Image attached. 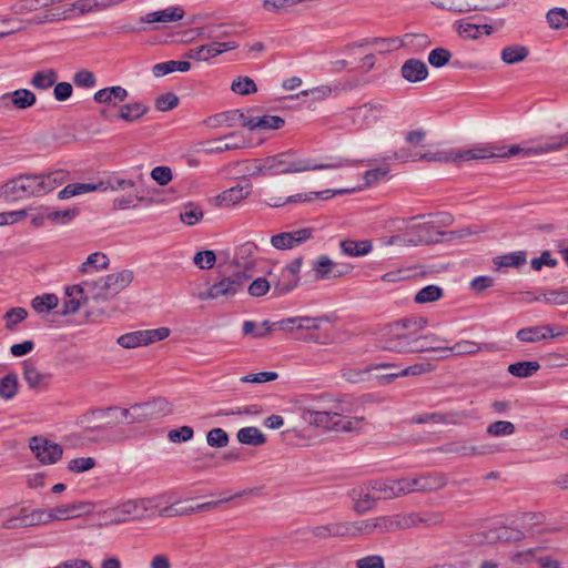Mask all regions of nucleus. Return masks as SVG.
I'll use <instances>...</instances> for the list:
<instances>
[{
    "label": "nucleus",
    "mask_w": 568,
    "mask_h": 568,
    "mask_svg": "<svg viewBox=\"0 0 568 568\" xmlns=\"http://www.w3.org/2000/svg\"><path fill=\"white\" fill-rule=\"evenodd\" d=\"M300 416L304 423L333 432H358L365 424L364 417H347L344 413H352L349 406L343 400L320 396L298 407Z\"/></svg>",
    "instance_id": "1"
},
{
    "label": "nucleus",
    "mask_w": 568,
    "mask_h": 568,
    "mask_svg": "<svg viewBox=\"0 0 568 568\" xmlns=\"http://www.w3.org/2000/svg\"><path fill=\"white\" fill-rule=\"evenodd\" d=\"M427 318L412 317L396 321L388 325L383 333L382 347L396 353L433 352V345H426V339L433 343L442 342V337L435 334L420 335L427 326Z\"/></svg>",
    "instance_id": "2"
},
{
    "label": "nucleus",
    "mask_w": 568,
    "mask_h": 568,
    "mask_svg": "<svg viewBox=\"0 0 568 568\" xmlns=\"http://www.w3.org/2000/svg\"><path fill=\"white\" fill-rule=\"evenodd\" d=\"M173 412V405L164 397H155L152 400L134 404L129 408L108 407L94 409L83 416V423L110 418L108 425H116L122 419L129 424H141L163 418Z\"/></svg>",
    "instance_id": "3"
},
{
    "label": "nucleus",
    "mask_w": 568,
    "mask_h": 568,
    "mask_svg": "<svg viewBox=\"0 0 568 568\" xmlns=\"http://www.w3.org/2000/svg\"><path fill=\"white\" fill-rule=\"evenodd\" d=\"M355 162L338 158L331 162L317 163L312 159L302 158L296 151L287 150L274 155L266 156L265 171L271 172V175L303 173L314 170H328L339 169L344 166L354 165Z\"/></svg>",
    "instance_id": "4"
},
{
    "label": "nucleus",
    "mask_w": 568,
    "mask_h": 568,
    "mask_svg": "<svg viewBox=\"0 0 568 568\" xmlns=\"http://www.w3.org/2000/svg\"><path fill=\"white\" fill-rule=\"evenodd\" d=\"M455 164L473 160L524 158L523 145L499 146L491 143L476 144L467 150L454 149Z\"/></svg>",
    "instance_id": "5"
},
{
    "label": "nucleus",
    "mask_w": 568,
    "mask_h": 568,
    "mask_svg": "<svg viewBox=\"0 0 568 568\" xmlns=\"http://www.w3.org/2000/svg\"><path fill=\"white\" fill-rule=\"evenodd\" d=\"M406 495L413 493H435L448 485V477L439 471L418 473L414 476L403 477Z\"/></svg>",
    "instance_id": "6"
},
{
    "label": "nucleus",
    "mask_w": 568,
    "mask_h": 568,
    "mask_svg": "<svg viewBox=\"0 0 568 568\" xmlns=\"http://www.w3.org/2000/svg\"><path fill=\"white\" fill-rule=\"evenodd\" d=\"M30 196H39L36 175H20L0 186V199L6 201H18Z\"/></svg>",
    "instance_id": "7"
},
{
    "label": "nucleus",
    "mask_w": 568,
    "mask_h": 568,
    "mask_svg": "<svg viewBox=\"0 0 568 568\" xmlns=\"http://www.w3.org/2000/svg\"><path fill=\"white\" fill-rule=\"evenodd\" d=\"M248 276L245 272H237L232 276L223 277L211 285L206 292L199 295L200 300L231 298L243 290Z\"/></svg>",
    "instance_id": "8"
},
{
    "label": "nucleus",
    "mask_w": 568,
    "mask_h": 568,
    "mask_svg": "<svg viewBox=\"0 0 568 568\" xmlns=\"http://www.w3.org/2000/svg\"><path fill=\"white\" fill-rule=\"evenodd\" d=\"M151 499L126 500L112 508L111 516L116 523H125L130 519H141L151 510Z\"/></svg>",
    "instance_id": "9"
},
{
    "label": "nucleus",
    "mask_w": 568,
    "mask_h": 568,
    "mask_svg": "<svg viewBox=\"0 0 568 568\" xmlns=\"http://www.w3.org/2000/svg\"><path fill=\"white\" fill-rule=\"evenodd\" d=\"M29 447L36 458L43 465L55 464L63 454L62 447L42 436H34L30 439Z\"/></svg>",
    "instance_id": "10"
},
{
    "label": "nucleus",
    "mask_w": 568,
    "mask_h": 568,
    "mask_svg": "<svg viewBox=\"0 0 568 568\" xmlns=\"http://www.w3.org/2000/svg\"><path fill=\"white\" fill-rule=\"evenodd\" d=\"M314 229L303 227L291 232H282L271 237V244L276 250H291L302 245L313 237Z\"/></svg>",
    "instance_id": "11"
},
{
    "label": "nucleus",
    "mask_w": 568,
    "mask_h": 568,
    "mask_svg": "<svg viewBox=\"0 0 568 568\" xmlns=\"http://www.w3.org/2000/svg\"><path fill=\"white\" fill-rule=\"evenodd\" d=\"M48 523H50L49 509H34L32 511H28L26 508H22L18 517L10 518L4 521L3 528L14 529L18 527H31Z\"/></svg>",
    "instance_id": "12"
},
{
    "label": "nucleus",
    "mask_w": 568,
    "mask_h": 568,
    "mask_svg": "<svg viewBox=\"0 0 568 568\" xmlns=\"http://www.w3.org/2000/svg\"><path fill=\"white\" fill-rule=\"evenodd\" d=\"M385 110L381 103H365L348 111V118L359 128L371 126L377 122L378 115Z\"/></svg>",
    "instance_id": "13"
},
{
    "label": "nucleus",
    "mask_w": 568,
    "mask_h": 568,
    "mask_svg": "<svg viewBox=\"0 0 568 568\" xmlns=\"http://www.w3.org/2000/svg\"><path fill=\"white\" fill-rule=\"evenodd\" d=\"M494 344H479L474 341H459L455 343L453 346H434L433 352H442V358H447L449 355L455 356H465V355H474L480 351H494Z\"/></svg>",
    "instance_id": "14"
},
{
    "label": "nucleus",
    "mask_w": 568,
    "mask_h": 568,
    "mask_svg": "<svg viewBox=\"0 0 568 568\" xmlns=\"http://www.w3.org/2000/svg\"><path fill=\"white\" fill-rule=\"evenodd\" d=\"M368 490L376 493L378 499H395L406 495L404 478L369 481Z\"/></svg>",
    "instance_id": "15"
},
{
    "label": "nucleus",
    "mask_w": 568,
    "mask_h": 568,
    "mask_svg": "<svg viewBox=\"0 0 568 568\" xmlns=\"http://www.w3.org/2000/svg\"><path fill=\"white\" fill-rule=\"evenodd\" d=\"M414 246L428 245L443 241L446 236L445 232L436 230V222L428 221L422 224L414 225L409 229Z\"/></svg>",
    "instance_id": "16"
},
{
    "label": "nucleus",
    "mask_w": 568,
    "mask_h": 568,
    "mask_svg": "<svg viewBox=\"0 0 568 568\" xmlns=\"http://www.w3.org/2000/svg\"><path fill=\"white\" fill-rule=\"evenodd\" d=\"M246 140L240 132H231L223 138L207 141L204 143L206 153H222L232 150H239L246 146Z\"/></svg>",
    "instance_id": "17"
},
{
    "label": "nucleus",
    "mask_w": 568,
    "mask_h": 568,
    "mask_svg": "<svg viewBox=\"0 0 568 568\" xmlns=\"http://www.w3.org/2000/svg\"><path fill=\"white\" fill-rule=\"evenodd\" d=\"M568 149V132L551 136L547 142L535 145H523L524 158L541 155Z\"/></svg>",
    "instance_id": "18"
},
{
    "label": "nucleus",
    "mask_w": 568,
    "mask_h": 568,
    "mask_svg": "<svg viewBox=\"0 0 568 568\" xmlns=\"http://www.w3.org/2000/svg\"><path fill=\"white\" fill-rule=\"evenodd\" d=\"M329 317L327 315L311 317V316H298V317H290L283 321L277 322V327L280 329H307V331H317L322 327L323 322H328Z\"/></svg>",
    "instance_id": "19"
},
{
    "label": "nucleus",
    "mask_w": 568,
    "mask_h": 568,
    "mask_svg": "<svg viewBox=\"0 0 568 568\" xmlns=\"http://www.w3.org/2000/svg\"><path fill=\"white\" fill-rule=\"evenodd\" d=\"M303 264L301 257L293 260L282 272V278L284 282L278 281L274 284V292L277 295L286 294L293 290L298 282L296 275L298 274Z\"/></svg>",
    "instance_id": "20"
},
{
    "label": "nucleus",
    "mask_w": 568,
    "mask_h": 568,
    "mask_svg": "<svg viewBox=\"0 0 568 568\" xmlns=\"http://www.w3.org/2000/svg\"><path fill=\"white\" fill-rule=\"evenodd\" d=\"M23 379L33 390L45 389L51 381V374L40 372L36 365L29 361L22 363Z\"/></svg>",
    "instance_id": "21"
},
{
    "label": "nucleus",
    "mask_w": 568,
    "mask_h": 568,
    "mask_svg": "<svg viewBox=\"0 0 568 568\" xmlns=\"http://www.w3.org/2000/svg\"><path fill=\"white\" fill-rule=\"evenodd\" d=\"M65 300L63 303L62 314H74L77 313L82 305H87L89 303L87 292L84 290L83 284L73 285L68 287L65 291Z\"/></svg>",
    "instance_id": "22"
},
{
    "label": "nucleus",
    "mask_w": 568,
    "mask_h": 568,
    "mask_svg": "<svg viewBox=\"0 0 568 568\" xmlns=\"http://www.w3.org/2000/svg\"><path fill=\"white\" fill-rule=\"evenodd\" d=\"M184 17V10L179 7H169L163 10L146 13L140 17L141 23H170L181 20Z\"/></svg>",
    "instance_id": "23"
},
{
    "label": "nucleus",
    "mask_w": 568,
    "mask_h": 568,
    "mask_svg": "<svg viewBox=\"0 0 568 568\" xmlns=\"http://www.w3.org/2000/svg\"><path fill=\"white\" fill-rule=\"evenodd\" d=\"M90 510V505L83 501H78L69 505H61L49 509L50 523L53 520H68L77 518L83 513Z\"/></svg>",
    "instance_id": "24"
},
{
    "label": "nucleus",
    "mask_w": 568,
    "mask_h": 568,
    "mask_svg": "<svg viewBox=\"0 0 568 568\" xmlns=\"http://www.w3.org/2000/svg\"><path fill=\"white\" fill-rule=\"evenodd\" d=\"M400 74L410 83L422 82L428 77V68L424 61L412 58L403 63Z\"/></svg>",
    "instance_id": "25"
},
{
    "label": "nucleus",
    "mask_w": 568,
    "mask_h": 568,
    "mask_svg": "<svg viewBox=\"0 0 568 568\" xmlns=\"http://www.w3.org/2000/svg\"><path fill=\"white\" fill-rule=\"evenodd\" d=\"M252 192V185L246 183L244 185L237 184L223 191L217 197V205L232 206L246 199Z\"/></svg>",
    "instance_id": "26"
},
{
    "label": "nucleus",
    "mask_w": 568,
    "mask_h": 568,
    "mask_svg": "<svg viewBox=\"0 0 568 568\" xmlns=\"http://www.w3.org/2000/svg\"><path fill=\"white\" fill-rule=\"evenodd\" d=\"M39 196H42L65 182L68 172L64 170H57L48 174L36 175Z\"/></svg>",
    "instance_id": "27"
},
{
    "label": "nucleus",
    "mask_w": 568,
    "mask_h": 568,
    "mask_svg": "<svg viewBox=\"0 0 568 568\" xmlns=\"http://www.w3.org/2000/svg\"><path fill=\"white\" fill-rule=\"evenodd\" d=\"M103 278L104 287L109 291L111 297H113L133 281V272L130 270H122L121 272L109 274Z\"/></svg>",
    "instance_id": "28"
},
{
    "label": "nucleus",
    "mask_w": 568,
    "mask_h": 568,
    "mask_svg": "<svg viewBox=\"0 0 568 568\" xmlns=\"http://www.w3.org/2000/svg\"><path fill=\"white\" fill-rule=\"evenodd\" d=\"M561 335V333H554V328L550 325H539L525 327L517 332L516 337L520 342L536 343L547 338L548 336L555 337Z\"/></svg>",
    "instance_id": "29"
},
{
    "label": "nucleus",
    "mask_w": 568,
    "mask_h": 568,
    "mask_svg": "<svg viewBox=\"0 0 568 568\" xmlns=\"http://www.w3.org/2000/svg\"><path fill=\"white\" fill-rule=\"evenodd\" d=\"M389 367H396V365L392 363H377L371 364L364 369L344 367L341 369V376L349 383L357 384L366 381L368 373L372 371Z\"/></svg>",
    "instance_id": "30"
},
{
    "label": "nucleus",
    "mask_w": 568,
    "mask_h": 568,
    "mask_svg": "<svg viewBox=\"0 0 568 568\" xmlns=\"http://www.w3.org/2000/svg\"><path fill=\"white\" fill-rule=\"evenodd\" d=\"M129 93L128 90L120 85L103 88L97 91L93 99L97 103L115 105L116 102H123L126 100Z\"/></svg>",
    "instance_id": "31"
},
{
    "label": "nucleus",
    "mask_w": 568,
    "mask_h": 568,
    "mask_svg": "<svg viewBox=\"0 0 568 568\" xmlns=\"http://www.w3.org/2000/svg\"><path fill=\"white\" fill-rule=\"evenodd\" d=\"M109 189V184L105 182L99 183H72L68 184L64 189H62L58 197L61 200L69 199L75 195L94 192V191H106Z\"/></svg>",
    "instance_id": "32"
},
{
    "label": "nucleus",
    "mask_w": 568,
    "mask_h": 568,
    "mask_svg": "<svg viewBox=\"0 0 568 568\" xmlns=\"http://www.w3.org/2000/svg\"><path fill=\"white\" fill-rule=\"evenodd\" d=\"M0 101H9L14 108L24 110L32 106L36 103L37 98L36 94L28 89H18L13 92L3 94Z\"/></svg>",
    "instance_id": "33"
},
{
    "label": "nucleus",
    "mask_w": 568,
    "mask_h": 568,
    "mask_svg": "<svg viewBox=\"0 0 568 568\" xmlns=\"http://www.w3.org/2000/svg\"><path fill=\"white\" fill-rule=\"evenodd\" d=\"M373 490H368V483L361 487L359 489H354L352 493V497L355 501L354 510L357 514H364L374 508L376 500H378L377 496L372 495Z\"/></svg>",
    "instance_id": "34"
},
{
    "label": "nucleus",
    "mask_w": 568,
    "mask_h": 568,
    "mask_svg": "<svg viewBox=\"0 0 568 568\" xmlns=\"http://www.w3.org/2000/svg\"><path fill=\"white\" fill-rule=\"evenodd\" d=\"M374 521L376 525V532H386L409 527V525L413 523V519L412 517L381 516L374 518Z\"/></svg>",
    "instance_id": "35"
},
{
    "label": "nucleus",
    "mask_w": 568,
    "mask_h": 568,
    "mask_svg": "<svg viewBox=\"0 0 568 568\" xmlns=\"http://www.w3.org/2000/svg\"><path fill=\"white\" fill-rule=\"evenodd\" d=\"M312 535L318 539H326L329 537H348V521L345 523H329L327 525L313 527Z\"/></svg>",
    "instance_id": "36"
},
{
    "label": "nucleus",
    "mask_w": 568,
    "mask_h": 568,
    "mask_svg": "<svg viewBox=\"0 0 568 568\" xmlns=\"http://www.w3.org/2000/svg\"><path fill=\"white\" fill-rule=\"evenodd\" d=\"M223 26H210L206 28V38L212 39L211 45L214 47V50L217 51V55L225 52L235 50L239 48V43L235 41L221 42L217 39H222L229 34L227 31L222 30Z\"/></svg>",
    "instance_id": "37"
},
{
    "label": "nucleus",
    "mask_w": 568,
    "mask_h": 568,
    "mask_svg": "<svg viewBox=\"0 0 568 568\" xmlns=\"http://www.w3.org/2000/svg\"><path fill=\"white\" fill-rule=\"evenodd\" d=\"M525 537V534L514 527L501 526L491 529L487 532L486 538L489 542H513L519 541Z\"/></svg>",
    "instance_id": "38"
},
{
    "label": "nucleus",
    "mask_w": 568,
    "mask_h": 568,
    "mask_svg": "<svg viewBox=\"0 0 568 568\" xmlns=\"http://www.w3.org/2000/svg\"><path fill=\"white\" fill-rule=\"evenodd\" d=\"M341 251L344 255L351 256V257H361L365 256L368 253L372 252L373 245L369 240H362V241H355V240H343L339 243Z\"/></svg>",
    "instance_id": "39"
},
{
    "label": "nucleus",
    "mask_w": 568,
    "mask_h": 568,
    "mask_svg": "<svg viewBox=\"0 0 568 568\" xmlns=\"http://www.w3.org/2000/svg\"><path fill=\"white\" fill-rule=\"evenodd\" d=\"M149 110L150 108L146 104L134 101L120 105L118 116L125 122L132 123L145 115Z\"/></svg>",
    "instance_id": "40"
},
{
    "label": "nucleus",
    "mask_w": 568,
    "mask_h": 568,
    "mask_svg": "<svg viewBox=\"0 0 568 568\" xmlns=\"http://www.w3.org/2000/svg\"><path fill=\"white\" fill-rule=\"evenodd\" d=\"M257 250V246L253 242H245L240 245L234 255V261L237 267L244 270H251L254 266L253 256Z\"/></svg>",
    "instance_id": "41"
},
{
    "label": "nucleus",
    "mask_w": 568,
    "mask_h": 568,
    "mask_svg": "<svg viewBox=\"0 0 568 568\" xmlns=\"http://www.w3.org/2000/svg\"><path fill=\"white\" fill-rule=\"evenodd\" d=\"M236 437L241 444L250 446H261L266 442L265 435L254 426H247L239 429Z\"/></svg>",
    "instance_id": "42"
},
{
    "label": "nucleus",
    "mask_w": 568,
    "mask_h": 568,
    "mask_svg": "<svg viewBox=\"0 0 568 568\" xmlns=\"http://www.w3.org/2000/svg\"><path fill=\"white\" fill-rule=\"evenodd\" d=\"M109 264L110 260L104 253L95 252L90 254L87 261L81 264L79 272L88 274L94 271L106 270Z\"/></svg>",
    "instance_id": "43"
},
{
    "label": "nucleus",
    "mask_w": 568,
    "mask_h": 568,
    "mask_svg": "<svg viewBox=\"0 0 568 568\" xmlns=\"http://www.w3.org/2000/svg\"><path fill=\"white\" fill-rule=\"evenodd\" d=\"M529 54L527 47L513 44L505 47L500 52V58L506 64H516L524 61Z\"/></svg>",
    "instance_id": "44"
},
{
    "label": "nucleus",
    "mask_w": 568,
    "mask_h": 568,
    "mask_svg": "<svg viewBox=\"0 0 568 568\" xmlns=\"http://www.w3.org/2000/svg\"><path fill=\"white\" fill-rule=\"evenodd\" d=\"M191 69V63L189 61H174L170 60L166 62L158 63L153 65L152 72L154 77L160 78L172 73L174 71L186 72Z\"/></svg>",
    "instance_id": "45"
},
{
    "label": "nucleus",
    "mask_w": 568,
    "mask_h": 568,
    "mask_svg": "<svg viewBox=\"0 0 568 568\" xmlns=\"http://www.w3.org/2000/svg\"><path fill=\"white\" fill-rule=\"evenodd\" d=\"M540 368V365L536 361H525V362H517L514 364H510L508 366V372L513 376L519 377V378H527L532 376L535 373H537Z\"/></svg>",
    "instance_id": "46"
},
{
    "label": "nucleus",
    "mask_w": 568,
    "mask_h": 568,
    "mask_svg": "<svg viewBox=\"0 0 568 568\" xmlns=\"http://www.w3.org/2000/svg\"><path fill=\"white\" fill-rule=\"evenodd\" d=\"M494 265L497 270L501 267H518L526 263V252L517 251L494 257Z\"/></svg>",
    "instance_id": "47"
},
{
    "label": "nucleus",
    "mask_w": 568,
    "mask_h": 568,
    "mask_svg": "<svg viewBox=\"0 0 568 568\" xmlns=\"http://www.w3.org/2000/svg\"><path fill=\"white\" fill-rule=\"evenodd\" d=\"M444 296V291L438 285H427L420 288L414 296L416 304H426L439 301Z\"/></svg>",
    "instance_id": "48"
},
{
    "label": "nucleus",
    "mask_w": 568,
    "mask_h": 568,
    "mask_svg": "<svg viewBox=\"0 0 568 568\" xmlns=\"http://www.w3.org/2000/svg\"><path fill=\"white\" fill-rule=\"evenodd\" d=\"M84 290L88 295L89 302L93 301H105L111 297L109 291L104 287V278H100L99 281H84L83 283Z\"/></svg>",
    "instance_id": "49"
},
{
    "label": "nucleus",
    "mask_w": 568,
    "mask_h": 568,
    "mask_svg": "<svg viewBox=\"0 0 568 568\" xmlns=\"http://www.w3.org/2000/svg\"><path fill=\"white\" fill-rule=\"evenodd\" d=\"M501 6L497 0H466L464 4L455 9L456 12L488 11Z\"/></svg>",
    "instance_id": "50"
},
{
    "label": "nucleus",
    "mask_w": 568,
    "mask_h": 568,
    "mask_svg": "<svg viewBox=\"0 0 568 568\" xmlns=\"http://www.w3.org/2000/svg\"><path fill=\"white\" fill-rule=\"evenodd\" d=\"M19 382L16 373H9L0 378V397L6 400L12 399L18 393Z\"/></svg>",
    "instance_id": "51"
},
{
    "label": "nucleus",
    "mask_w": 568,
    "mask_h": 568,
    "mask_svg": "<svg viewBox=\"0 0 568 568\" xmlns=\"http://www.w3.org/2000/svg\"><path fill=\"white\" fill-rule=\"evenodd\" d=\"M546 20L552 30L568 28V11L564 8H552L546 13Z\"/></svg>",
    "instance_id": "52"
},
{
    "label": "nucleus",
    "mask_w": 568,
    "mask_h": 568,
    "mask_svg": "<svg viewBox=\"0 0 568 568\" xmlns=\"http://www.w3.org/2000/svg\"><path fill=\"white\" fill-rule=\"evenodd\" d=\"M374 42V48L381 54L393 52L407 44V42H404V39L399 37L375 38Z\"/></svg>",
    "instance_id": "53"
},
{
    "label": "nucleus",
    "mask_w": 568,
    "mask_h": 568,
    "mask_svg": "<svg viewBox=\"0 0 568 568\" xmlns=\"http://www.w3.org/2000/svg\"><path fill=\"white\" fill-rule=\"evenodd\" d=\"M184 57L195 61H209L210 59L217 57V51L214 50V47L211 45L210 42L189 49Z\"/></svg>",
    "instance_id": "54"
},
{
    "label": "nucleus",
    "mask_w": 568,
    "mask_h": 568,
    "mask_svg": "<svg viewBox=\"0 0 568 568\" xmlns=\"http://www.w3.org/2000/svg\"><path fill=\"white\" fill-rule=\"evenodd\" d=\"M181 221L186 225H195L203 219V211L194 203H186L180 212Z\"/></svg>",
    "instance_id": "55"
},
{
    "label": "nucleus",
    "mask_w": 568,
    "mask_h": 568,
    "mask_svg": "<svg viewBox=\"0 0 568 568\" xmlns=\"http://www.w3.org/2000/svg\"><path fill=\"white\" fill-rule=\"evenodd\" d=\"M455 414L444 415L440 413H424L422 415L413 417L412 422L415 424H452L454 420Z\"/></svg>",
    "instance_id": "56"
},
{
    "label": "nucleus",
    "mask_w": 568,
    "mask_h": 568,
    "mask_svg": "<svg viewBox=\"0 0 568 568\" xmlns=\"http://www.w3.org/2000/svg\"><path fill=\"white\" fill-rule=\"evenodd\" d=\"M57 81V72L52 69L33 74L31 84L41 90L51 88Z\"/></svg>",
    "instance_id": "57"
},
{
    "label": "nucleus",
    "mask_w": 568,
    "mask_h": 568,
    "mask_svg": "<svg viewBox=\"0 0 568 568\" xmlns=\"http://www.w3.org/2000/svg\"><path fill=\"white\" fill-rule=\"evenodd\" d=\"M375 527L376 525L374 518L348 523V537H357L359 535H372L376 532Z\"/></svg>",
    "instance_id": "58"
},
{
    "label": "nucleus",
    "mask_w": 568,
    "mask_h": 568,
    "mask_svg": "<svg viewBox=\"0 0 568 568\" xmlns=\"http://www.w3.org/2000/svg\"><path fill=\"white\" fill-rule=\"evenodd\" d=\"M58 297L54 294H44L32 300V307L38 313H48L58 305Z\"/></svg>",
    "instance_id": "59"
},
{
    "label": "nucleus",
    "mask_w": 568,
    "mask_h": 568,
    "mask_svg": "<svg viewBox=\"0 0 568 568\" xmlns=\"http://www.w3.org/2000/svg\"><path fill=\"white\" fill-rule=\"evenodd\" d=\"M516 430L515 425L508 420H497L488 425L486 433L493 437L513 435Z\"/></svg>",
    "instance_id": "60"
},
{
    "label": "nucleus",
    "mask_w": 568,
    "mask_h": 568,
    "mask_svg": "<svg viewBox=\"0 0 568 568\" xmlns=\"http://www.w3.org/2000/svg\"><path fill=\"white\" fill-rule=\"evenodd\" d=\"M541 297L548 304L565 305L568 304V290H549L545 292L541 296L534 297V301H539Z\"/></svg>",
    "instance_id": "61"
},
{
    "label": "nucleus",
    "mask_w": 568,
    "mask_h": 568,
    "mask_svg": "<svg viewBox=\"0 0 568 568\" xmlns=\"http://www.w3.org/2000/svg\"><path fill=\"white\" fill-rule=\"evenodd\" d=\"M231 90L241 95H248L251 93H255L257 91V87L253 79L248 77H239L232 82Z\"/></svg>",
    "instance_id": "62"
},
{
    "label": "nucleus",
    "mask_w": 568,
    "mask_h": 568,
    "mask_svg": "<svg viewBox=\"0 0 568 568\" xmlns=\"http://www.w3.org/2000/svg\"><path fill=\"white\" fill-rule=\"evenodd\" d=\"M230 442L227 433L222 428H212L206 434V443L210 447L223 448L226 447Z\"/></svg>",
    "instance_id": "63"
},
{
    "label": "nucleus",
    "mask_w": 568,
    "mask_h": 568,
    "mask_svg": "<svg viewBox=\"0 0 568 568\" xmlns=\"http://www.w3.org/2000/svg\"><path fill=\"white\" fill-rule=\"evenodd\" d=\"M450 58V51L440 47L429 52L428 62L434 68H442L449 62Z\"/></svg>",
    "instance_id": "64"
}]
</instances>
